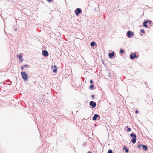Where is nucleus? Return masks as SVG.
I'll return each instance as SVG.
<instances>
[{
    "mask_svg": "<svg viewBox=\"0 0 153 153\" xmlns=\"http://www.w3.org/2000/svg\"><path fill=\"white\" fill-rule=\"evenodd\" d=\"M22 76L24 80L25 81L27 79L28 76L25 72L22 71L21 72Z\"/></svg>",
    "mask_w": 153,
    "mask_h": 153,
    "instance_id": "f03ea898",
    "label": "nucleus"
},
{
    "mask_svg": "<svg viewBox=\"0 0 153 153\" xmlns=\"http://www.w3.org/2000/svg\"><path fill=\"white\" fill-rule=\"evenodd\" d=\"M113 153V151H112V150H111V149H109L107 153Z\"/></svg>",
    "mask_w": 153,
    "mask_h": 153,
    "instance_id": "f3484780",
    "label": "nucleus"
},
{
    "mask_svg": "<svg viewBox=\"0 0 153 153\" xmlns=\"http://www.w3.org/2000/svg\"><path fill=\"white\" fill-rule=\"evenodd\" d=\"M93 81L92 80H90V83L92 84V83H93Z\"/></svg>",
    "mask_w": 153,
    "mask_h": 153,
    "instance_id": "393cba45",
    "label": "nucleus"
},
{
    "mask_svg": "<svg viewBox=\"0 0 153 153\" xmlns=\"http://www.w3.org/2000/svg\"><path fill=\"white\" fill-rule=\"evenodd\" d=\"M137 56L136 54L134 53H132L130 56V58L132 60L134 58H137Z\"/></svg>",
    "mask_w": 153,
    "mask_h": 153,
    "instance_id": "423d86ee",
    "label": "nucleus"
},
{
    "mask_svg": "<svg viewBox=\"0 0 153 153\" xmlns=\"http://www.w3.org/2000/svg\"><path fill=\"white\" fill-rule=\"evenodd\" d=\"M142 144H139V145H138L137 147L138 148H140L141 147H142Z\"/></svg>",
    "mask_w": 153,
    "mask_h": 153,
    "instance_id": "6ab92c4d",
    "label": "nucleus"
},
{
    "mask_svg": "<svg viewBox=\"0 0 153 153\" xmlns=\"http://www.w3.org/2000/svg\"><path fill=\"white\" fill-rule=\"evenodd\" d=\"M28 65H26V64L25 65H24V67H28Z\"/></svg>",
    "mask_w": 153,
    "mask_h": 153,
    "instance_id": "5701e85b",
    "label": "nucleus"
},
{
    "mask_svg": "<svg viewBox=\"0 0 153 153\" xmlns=\"http://www.w3.org/2000/svg\"><path fill=\"white\" fill-rule=\"evenodd\" d=\"M152 100H153V99Z\"/></svg>",
    "mask_w": 153,
    "mask_h": 153,
    "instance_id": "72a5a7b5",
    "label": "nucleus"
},
{
    "mask_svg": "<svg viewBox=\"0 0 153 153\" xmlns=\"http://www.w3.org/2000/svg\"><path fill=\"white\" fill-rule=\"evenodd\" d=\"M54 69L53 70V72L54 73H56L57 71L56 66L54 65Z\"/></svg>",
    "mask_w": 153,
    "mask_h": 153,
    "instance_id": "ddd939ff",
    "label": "nucleus"
},
{
    "mask_svg": "<svg viewBox=\"0 0 153 153\" xmlns=\"http://www.w3.org/2000/svg\"><path fill=\"white\" fill-rule=\"evenodd\" d=\"M126 127H127V128H128V126H126Z\"/></svg>",
    "mask_w": 153,
    "mask_h": 153,
    "instance_id": "2f4dec72",
    "label": "nucleus"
},
{
    "mask_svg": "<svg viewBox=\"0 0 153 153\" xmlns=\"http://www.w3.org/2000/svg\"><path fill=\"white\" fill-rule=\"evenodd\" d=\"M15 31H17V28H15Z\"/></svg>",
    "mask_w": 153,
    "mask_h": 153,
    "instance_id": "c85d7f7f",
    "label": "nucleus"
},
{
    "mask_svg": "<svg viewBox=\"0 0 153 153\" xmlns=\"http://www.w3.org/2000/svg\"><path fill=\"white\" fill-rule=\"evenodd\" d=\"M97 117L99 118V119L100 118V116L99 115L97 114H95L94 115L93 117H92V119L93 120H97Z\"/></svg>",
    "mask_w": 153,
    "mask_h": 153,
    "instance_id": "6e6552de",
    "label": "nucleus"
},
{
    "mask_svg": "<svg viewBox=\"0 0 153 153\" xmlns=\"http://www.w3.org/2000/svg\"><path fill=\"white\" fill-rule=\"evenodd\" d=\"M131 128H128L127 129V131L128 132H130L131 131Z\"/></svg>",
    "mask_w": 153,
    "mask_h": 153,
    "instance_id": "aec40b11",
    "label": "nucleus"
},
{
    "mask_svg": "<svg viewBox=\"0 0 153 153\" xmlns=\"http://www.w3.org/2000/svg\"><path fill=\"white\" fill-rule=\"evenodd\" d=\"M131 137H132V139L131 140V142L133 143H135L136 141V136L135 134H134L132 133L130 135Z\"/></svg>",
    "mask_w": 153,
    "mask_h": 153,
    "instance_id": "f257e3e1",
    "label": "nucleus"
},
{
    "mask_svg": "<svg viewBox=\"0 0 153 153\" xmlns=\"http://www.w3.org/2000/svg\"><path fill=\"white\" fill-rule=\"evenodd\" d=\"M90 105L93 108L95 107L96 105V103L95 102L93 101H91L89 103Z\"/></svg>",
    "mask_w": 153,
    "mask_h": 153,
    "instance_id": "39448f33",
    "label": "nucleus"
},
{
    "mask_svg": "<svg viewBox=\"0 0 153 153\" xmlns=\"http://www.w3.org/2000/svg\"><path fill=\"white\" fill-rule=\"evenodd\" d=\"M140 34L141 35H142L140 33Z\"/></svg>",
    "mask_w": 153,
    "mask_h": 153,
    "instance_id": "473e14b6",
    "label": "nucleus"
},
{
    "mask_svg": "<svg viewBox=\"0 0 153 153\" xmlns=\"http://www.w3.org/2000/svg\"><path fill=\"white\" fill-rule=\"evenodd\" d=\"M142 146L143 149H144L145 151H146L147 149V147L146 145H142Z\"/></svg>",
    "mask_w": 153,
    "mask_h": 153,
    "instance_id": "9b49d317",
    "label": "nucleus"
},
{
    "mask_svg": "<svg viewBox=\"0 0 153 153\" xmlns=\"http://www.w3.org/2000/svg\"><path fill=\"white\" fill-rule=\"evenodd\" d=\"M88 153H91V152H90V151H88Z\"/></svg>",
    "mask_w": 153,
    "mask_h": 153,
    "instance_id": "c756f323",
    "label": "nucleus"
},
{
    "mask_svg": "<svg viewBox=\"0 0 153 153\" xmlns=\"http://www.w3.org/2000/svg\"><path fill=\"white\" fill-rule=\"evenodd\" d=\"M23 68H24V67L23 66H22L21 67V69H23Z\"/></svg>",
    "mask_w": 153,
    "mask_h": 153,
    "instance_id": "cd10ccee",
    "label": "nucleus"
},
{
    "mask_svg": "<svg viewBox=\"0 0 153 153\" xmlns=\"http://www.w3.org/2000/svg\"><path fill=\"white\" fill-rule=\"evenodd\" d=\"M23 60V59H22V60H21L20 61L21 62H22V61Z\"/></svg>",
    "mask_w": 153,
    "mask_h": 153,
    "instance_id": "7c9ffc66",
    "label": "nucleus"
},
{
    "mask_svg": "<svg viewBox=\"0 0 153 153\" xmlns=\"http://www.w3.org/2000/svg\"><path fill=\"white\" fill-rule=\"evenodd\" d=\"M52 0H47V1L48 2H50Z\"/></svg>",
    "mask_w": 153,
    "mask_h": 153,
    "instance_id": "bb28decb",
    "label": "nucleus"
},
{
    "mask_svg": "<svg viewBox=\"0 0 153 153\" xmlns=\"http://www.w3.org/2000/svg\"><path fill=\"white\" fill-rule=\"evenodd\" d=\"M140 31H141V32L143 33H145V32L144 31V30L143 29H141Z\"/></svg>",
    "mask_w": 153,
    "mask_h": 153,
    "instance_id": "a211bd4d",
    "label": "nucleus"
},
{
    "mask_svg": "<svg viewBox=\"0 0 153 153\" xmlns=\"http://www.w3.org/2000/svg\"><path fill=\"white\" fill-rule=\"evenodd\" d=\"M95 44V43L94 42H92L90 43V45L91 46H94Z\"/></svg>",
    "mask_w": 153,
    "mask_h": 153,
    "instance_id": "4468645a",
    "label": "nucleus"
},
{
    "mask_svg": "<svg viewBox=\"0 0 153 153\" xmlns=\"http://www.w3.org/2000/svg\"><path fill=\"white\" fill-rule=\"evenodd\" d=\"M42 54L45 57L48 56L49 55L48 52L46 50H44L42 51Z\"/></svg>",
    "mask_w": 153,
    "mask_h": 153,
    "instance_id": "0eeeda50",
    "label": "nucleus"
},
{
    "mask_svg": "<svg viewBox=\"0 0 153 153\" xmlns=\"http://www.w3.org/2000/svg\"><path fill=\"white\" fill-rule=\"evenodd\" d=\"M91 97L93 99H94V98L95 96L94 95H92Z\"/></svg>",
    "mask_w": 153,
    "mask_h": 153,
    "instance_id": "b1692460",
    "label": "nucleus"
},
{
    "mask_svg": "<svg viewBox=\"0 0 153 153\" xmlns=\"http://www.w3.org/2000/svg\"><path fill=\"white\" fill-rule=\"evenodd\" d=\"M120 52L122 54L124 53V51L123 49H120Z\"/></svg>",
    "mask_w": 153,
    "mask_h": 153,
    "instance_id": "dca6fc26",
    "label": "nucleus"
},
{
    "mask_svg": "<svg viewBox=\"0 0 153 153\" xmlns=\"http://www.w3.org/2000/svg\"><path fill=\"white\" fill-rule=\"evenodd\" d=\"M94 87V85L92 84H91L89 88L91 90H92L93 89Z\"/></svg>",
    "mask_w": 153,
    "mask_h": 153,
    "instance_id": "2eb2a0df",
    "label": "nucleus"
},
{
    "mask_svg": "<svg viewBox=\"0 0 153 153\" xmlns=\"http://www.w3.org/2000/svg\"><path fill=\"white\" fill-rule=\"evenodd\" d=\"M81 12V10L79 8H77L75 11V13L76 16L78 15Z\"/></svg>",
    "mask_w": 153,
    "mask_h": 153,
    "instance_id": "7ed1b4c3",
    "label": "nucleus"
},
{
    "mask_svg": "<svg viewBox=\"0 0 153 153\" xmlns=\"http://www.w3.org/2000/svg\"><path fill=\"white\" fill-rule=\"evenodd\" d=\"M134 33L132 31H128L127 32V36L128 38H130L131 36H133Z\"/></svg>",
    "mask_w": 153,
    "mask_h": 153,
    "instance_id": "20e7f679",
    "label": "nucleus"
},
{
    "mask_svg": "<svg viewBox=\"0 0 153 153\" xmlns=\"http://www.w3.org/2000/svg\"><path fill=\"white\" fill-rule=\"evenodd\" d=\"M123 150H125L126 153H128L129 151L128 149L126 147H124L123 148Z\"/></svg>",
    "mask_w": 153,
    "mask_h": 153,
    "instance_id": "f8f14e48",
    "label": "nucleus"
},
{
    "mask_svg": "<svg viewBox=\"0 0 153 153\" xmlns=\"http://www.w3.org/2000/svg\"><path fill=\"white\" fill-rule=\"evenodd\" d=\"M114 52H113L109 53L108 56L110 58H111L114 56Z\"/></svg>",
    "mask_w": 153,
    "mask_h": 153,
    "instance_id": "1a4fd4ad",
    "label": "nucleus"
},
{
    "mask_svg": "<svg viewBox=\"0 0 153 153\" xmlns=\"http://www.w3.org/2000/svg\"><path fill=\"white\" fill-rule=\"evenodd\" d=\"M148 22V20H145V21L143 23V25L146 28H147L148 25L146 24Z\"/></svg>",
    "mask_w": 153,
    "mask_h": 153,
    "instance_id": "9d476101",
    "label": "nucleus"
},
{
    "mask_svg": "<svg viewBox=\"0 0 153 153\" xmlns=\"http://www.w3.org/2000/svg\"><path fill=\"white\" fill-rule=\"evenodd\" d=\"M135 113L136 114H137L138 113V110H136L135 112Z\"/></svg>",
    "mask_w": 153,
    "mask_h": 153,
    "instance_id": "a878e982",
    "label": "nucleus"
},
{
    "mask_svg": "<svg viewBox=\"0 0 153 153\" xmlns=\"http://www.w3.org/2000/svg\"><path fill=\"white\" fill-rule=\"evenodd\" d=\"M18 58L19 59H21L22 57V56L21 55H18Z\"/></svg>",
    "mask_w": 153,
    "mask_h": 153,
    "instance_id": "412c9836",
    "label": "nucleus"
},
{
    "mask_svg": "<svg viewBox=\"0 0 153 153\" xmlns=\"http://www.w3.org/2000/svg\"><path fill=\"white\" fill-rule=\"evenodd\" d=\"M148 22L149 24H151L152 22L150 20L148 21Z\"/></svg>",
    "mask_w": 153,
    "mask_h": 153,
    "instance_id": "4be33fe9",
    "label": "nucleus"
}]
</instances>
